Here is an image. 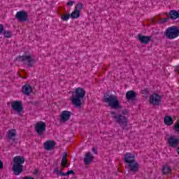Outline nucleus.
<instances>
[{
  "label": "nucleus",
  "mask_w": 179,
  "mask_h": 179,
  "mask_svg": "<svg viewBox=\"0 0 179 179\" xmlns=\"http://www.w3.org/2000/svg\"><path fill=\"white\" fill-rule=\"evenodd\" d=\"M86 96V91L82 87H78L74 92H72V96L71 98V103L74 107L80 108L82 107V101Z\"/></svg>",
  "instance_id": "obj_1"
},
{
  "label": "nucleus",
  "mask_w": 179,
  "mask_h": 179,
  "mask_svg": "<svg viewBox=\"0 0 179 179\" xmlns=\"http://www.w3.org/2000/svg\"><path fill=\"white\" fill-rule=\"evenodd\" d=\"M124 162L127 164V170L129 173H138L139 171V163L135 160V155L127 152L124 155Z\"/></svg>",
  "instance_id": "obj_2"
},
{
  "label": "nucleus",
  "mask_w": 179,
  "mask_h": 179,
  "mask_svg": "<svg viewBox=\"0 0 179 179\" xmlns=\"http://www.w3.org/2000/svg\"><path fill=\"white\" fill-rule=\"evenodd\" d=\"M13 171L14 176H20L23 173V164H24V157L16 156L13 158Z\"/></svg>",
  "instance_id": "obj_3"
},
{
  "label": "nucleus",
  "mask_w": 179,
  "mask_h": 179,
  "mask_svg": "<svg viewBox=\"0 0 179 179\" xmlns=\"http://www.w3.org/2000/svg\"><path fill=\"white\" fill-rule=\"evenodd\" d=\"M103 101V103L108 104L110 108H120V101H118V98L113 94L110 95L108 94H104Z\"/></svg>",
  "instance_id": "obj_4"
},
{
  "label": "nucleus",
  "mask_w": 179,
  "mask_h": 179,
  "mask_svg": "<svg viewBox=\"0 0 179 179\" xmlns=\"http://www.w3.org/2000/svg\"><path fill=\"white\" fill-rule=\"evenodd\" d=\"M112 118L115 120V122L119 124L120 127L122 128V129H126V131H128V118L127 117L120 115L117 114V113L112 111L110 112Z\"/></svg>",
  "instance_id": "obj_5"
},
{
  "label": "nucleus",
  "mask_w": 179,
  "mask_h": 179,
  "mask_svg": "<svg viewBox=\"0 0 179 179\" xmlns=\"http://www.w3.org/2000/svg\"><path fill=\"white\" fill-rule=\"evenodd\" d=\"M164 36H166V38H169V40H174V38H177L179 36L178 27L172 26L168 27L164 32Z\"/></svg>",
  "instance_id": "obj_6"
},
{
  "label": "nucleus",
  "mask_w": 179,
  "mask_h": 179,
  "mask_svg": "<svg viewBox=\"0 0 179 179\" xmlns=\"http://www.w3.org/2000/svg\"><path fill=\"white\" fill-rule=\"evenodd\" d=\"M20 62H23L24 65L27 66V68H31L34 64L36 63V59L31 55L20 56L17 58Z\"/></svg>",
  "instance_id": "obj_7"
},
{
  "label": "nucleus",
  "mask_w": 179,
  "mask_h": 179,
  "mask_svg": "<svg viewBox=\"0 0 179 179\" xmlns=\"http://www.w3.org/2000/svg\"><path fill=\"white\" fill-rule=\"evenodd\" d=\"M47 128V124L45 122L41 121L38 122L35 125V131L39 136H44Z\"/></svg>",
  "instance_id": "obj_8"
},
{
  "label": "nucleus",
  "mask_w": 179,
  "mask_h": 179,
  "mask_svg": "<svg viewBox=\"0 0 179 179\" xmlns=\"http://www.w3.org/2000/svg\"><path fill=\"white\" fill-rule=\"evenodd\" d=\"M11 108L18 114V115L22 116V111H23V103L20 101H14L11 103Z\"/></svg>",
  "instance_id": "obj_9"
},
{
  "label": "nucleus",
  "mask_w": 179,
  "mask_h": 179,
  "mask_svg": "<svg viewBox=\"0 0 179 179\" xmlns=\"http://www.w3.org/2000/svg\"><path fill=\"white\" fill-rule=\"evenodd\" d=\"M7 139L8 140V142L11 143V145H13V143L16 142V129H11L8 131Z\"/></svg>",
  "instance_id": "obj_10"
},
{
  "label": "nucleus",
  "mask_w": 179,
  "mask_h": 179,
  "mask_svg": "<svg viewBox=\"0 0 179 179\" xmlns=\"http://www.w3.org/2000/svg\"><path fill=\"white\" fill-rule=\"evenodd\" d=\"M29 17V14L24 10L17 11L15 15V19L20 22H26Z\"/></svg>",
  "instance_id": "obj_11"
},
{
  "label": "nucleus",
  "mask_w": 179,
  "mask_h": 179,
  "mask_svg": "<svg viewBox=\"0 0 179 179\" xmlns=\"http://www.w3.org/2000/svg\"><path fill=\"white\" fill-rule=\"evenodd\" d=\"M162 101V97L157 94H152L150 96V103L153 106H159Z\"/></svg>",
  "instance_id": "obj_12"
},
{
  "label": "nucleus",
  "mask_w": 179,
  "mask_h": 179,
  "mask_svg": "<svg viewBox=\"0 0 179 179\" xmlns=\"http://www.w3.org/2000/svg\"><path fill=\"white\" fill-rule=\"evenodd\" d=\"M167 143L171 148H177L179 145V138H176L174 136H171L167 139Z\"/></svg>",
  "instance_id": "obj_13"
},
{
  "label": "nucleus",
  "mask_w": 179,
  "mask_h": 179,
  "mask_svg": "<svg viewBox=\"0 0 179 179\" xmlns=\"http://www.w3.org/2000/svg\"><path fill=\"white\" fill-rule=\"evenodd\" d=\"M71 115H72V113H71L70 111H62L60 115V122H66V121H69V118H71Z\"/></svg>",
  "instance_id": "obj_14"
},
{
  "label": "nucleus",
  "mask_w": 179,
  "mask_h": 179,
  "mask_svg": "<svg viewBox=\"0 0 179 179\" xmlns=\"http://www.w3.org/2000/svg\"><path fill=\"white\" fill-rule=\"evenodd\" d=\"M93 160H94V156H93V154L90 152H87L84 157V164H86V166H88V164H90Z\"/></svg>",
  "instance_id": "obj_15"
},
{
  "label": "nucleus",
  "mask_w": 179,
  "mask_h": 179,
  "mask_svg": "<svg viewBox=\"0 0 179 179\" xmlns=\"http://www.w3.org/2000/svg\"><path fill=\"white\" fill-rule=\"evenodd\" d=\"M33 92V88L31 86L29 85H23L22 87V92L23 94H25L26 96H29V94H31V92Z\"/></svg>",
  "instance_id": "obj_16"
},
{
  "label": "nucleus",
  "mask_w": 179,
  "mask_h": 179,
  "mask_svg": "<svg viewBox=\"0 0 179 179\" xmlns=\"http://www.w3.org/2000/svg\"><path fill=\"white\" fill-rule=\"evenodd\" d=\"M138 40L142 43V44H149L152 40L151 36H141V34L138 35Z\"/></svg>",
  "instance_id": "obj_17"
},
{
  "label": "nucleus",
  "mask_w": 179,
  "mask_h": 179,
  "mask_svg": "<svg viewBox=\"0 0 179 179\" xmlns=\"http://www.w3.org/2000/svg\"><path fill=\"white\" fill-rule=\"evenodd\" d=\"M162 171L164 176H169V174H171V173H173V169H171V167L169 166V164H165L162 166Z\"/></svg>",
  "instance_id": "obj_18"
},
{
  "label": "nucleus",
  "mask_w": 179,
  "mask_h": 179,
  "mask_svg": "<svg viewBox=\"0 0 179 179\" xmlns=\"http://www.w3.org/2000/svg\"><path fill=\"white\" fill-rule=\"evenodd\" d=\"M55 141H48L44 143L45 149L46 150H52V149H54V148H55Z\"/></svg>",
  "instance_id": "obj_19"
},
{
  "label": "nucleus",
  "mask_w": 179,
  "mask_h": 179,
  "mask_svg": "<svg viewBox=\"0 0 179 179\" xmlns=\"http://www.w3.org/2000/svg\"><path fill=\"white\" fill-rule=\"evenodd\" d=\"M136 98V92L134 91H128L126 93V99L127 100H134Z\"/></svg>",
  "instance_id": "obj_20"
},
{
  "label": "nucleus",
  "mask_w": 179,
  "mask_h": 179,
  "mask_svg": "<svg viewBox=\"0 0 179 179\" xmlns=\"http://www.w3.org/2000/svg\"><path fill=\"white\" fill-rule=\"evenodd\" d=\"M169 16L172 20H176V19H178V12L176 10H172L169 12Z\"/></svg>",
  "instance_id": "obj_21"
},
{
  "label": "nucleus",
  "mask_w": 179,
  "mask_h": 179,
  "mask_svg": "<svg viewBox=\"0 0 179 179\" xmlns=\"http://www.w3.org/2000/svg\"><path fill=\"white\" fill-rule=\"evenodd\" d=\"M164 122L165 125H168L169 127L173 125V117L171 116H166L164 119Z\"/></svg>",
  "instance_id": "obj_22"
},
{
  "label": "nucleus",
  "mask_w": 179,
  "mask_h": 179,
  "mask_svg": "<svg viewBox=\"0 0 179 179\" xmlns=\"http://www.w3.org/2000/svg\"><path fill=\"white\" fill-rule=\"evenodd\" d=\"M67 163H68V159H66V153H64V155L62 157V159L61 162V165L63 166V169L68 167V166H66Z\"/></svg>",
  "instance_id": "obj_23"
},
{
  "label": "nucleus",
  "mask_w": 179,
  "mask_h": 179,
  "mask_svg": "<svg viewBox=\"0 0 179 179\" xmlns=\"http://www.w3.org/2000/svg\"><path fill=\"white\" fill-rule=\"evenodd\" d=\"M80 16V13L79 10H75L74 11L72 12L71 14V17L72 19H78Z\"/></svg>",
  "instance_id": "obj_24"
},
{
  "label": "nucleus",
  "mask_w": 179,
  "mask_h": 179,
  "mask_svg": "<svg viewBox=\"0 0 179 179\" xmlns=\"http://www.w3.org/2000/svg\"><path fill=\"white\" fill-rule=\"evenodd\" d=\"M55 173L57 174V176H65L66 173L62 172V170H59L58 169H55Z\"/></svg>",
  "instance_id": "obj_25"
},
{
  "label": "nucleus",
  "mask_w": 179,
  "mask_h": 179,
  "mask_svg": "<svg viewBox=\"0 0 179 179\" xmlns=\"http://www.w3.org/2000/svg\"><path fill=\"white\" fill-rule=\"evenodd\" d=\"M3 31V35L6 38H10L12 37V33L9 31L4 30Z\"/></svg>",
  "instance_id": "obj_26"
},
{
  "label": "nucleus",
  "mask_w": 179,
  "mask_h": 179,
  "mask_svg": "<svg viewBox=\"0 0 179 179\" xmlns=\"http://www.w3.org/2000/svg\"><path fill=\"white\" fill-rule=\"evenodd\" d=\"M83 9V4L80 3H78V4H76L75 7L76 10H78V12H80V10H82Z\"/></svg>",
  "instance_id": "obj_27"
},
{
  "label": "nucleus",
  "mask_w": 179,
  "mask_h": 179,
  "mask_svg": "<svg viewBox=\"0 0 179 179\" xmlns=\"http://www.w3.org/2000/svg\"><path fill=\"white\" fill-rule=\"evenodd\" d=\"M173 129H174L175 132H177L178 134H179V120L174 124Z\"/></svg>",
  "instance_id": "obj_28"
},
{
  "label": "nucleus",
  "mask_w": 179,
  "mask_h": 179,
  "mask_svg": "<svg viewBox=\"0 0 179 179\" xmlns=\"http://www.w3.org/2000/svg\"><path fill=\"white\" fill-rule=\"evenodd\" d=\"M69 17H71L70 14H65L64 15H62V19L64 21L69 20Z\"/></svg>",
  "instance_id": "obj_29"
},
{
  "label": "nucleus",
  "mask_w": 179,
  "mask_h": 179,
  "mask_svg": "<svg viewBox=\"0 0 179 179\" xmlns=\"http://www.w3.org/2000/svg\"><path fill=\"white\" fill-rule=\"evenodd\" d=\"M71 174L72 176H75V171H73V170H71L66 173V176H71Z\"/></svg>",
  "instance_id": "obj_30"
},
{
  "label": "nucleus",
  "mask_w": 179,
  "mask_h": 179,
  "mask_svg": "<svg viewBox=\"0 0 179 179\" xmlns=\"http://www.w3.org/2000/svg\"><path fill=\"white\" fill-rule=\"evenodd\" d=\"M169 20H170V17L169 15L168 17L162 19L163 23H166V22H169Z\"/></svg>",
  "instance_id": "obj_31"
},
{
  "label": "nucleus",
  "mask_w": 179,
  "mask_h": 179,
  "mask_svg": "<svg viewBox=\"0 0 179 179\" xmlns=\"http://www.w3.org/2000/svg\"><path fill=\"white\" fill-rule=\"evenodd\" d=\"M75 3V1H69L67 2V6H72Z\"/></svg>",
  "instance_id": "obj_32"
},
{
  "label": "nucleus",
  "mask_w": 179,
  "mask_h": 179,
  "mask_svg": "<svg viewBox=\"0 0 179 179\" xmlns=\"http://www.w3.org/2000/svg\"><path fill=\"white\" fill-rule=\"evenodd\" d=\"M3 33V25L0 24V34Z\"/></svg>",
  "instance_id": "obj_33"
},
{
  "label": "nucleus",
  "mask_w": 179,
  "mask_h": 179,
  "mask_svg": "<svg viewBox=\"0 0 179 179\" xmlns=\"http://www.w3.org/2000/svg\"><path fill=\"white\" fill-rule=\"evenodd\" d=\"M92 152H93L95 155H97V149L95 148H92Z\"/></svg>",
  "instance_id": "obj_34"
},
{
  "label": "nucleus",
  "mask_w": 179,
  "mask_h": 179,
  "mask_svg": "<svg viewBox=\"0 0 179 179\" xmlns=\"http://www.w3.org/2000/svg\"><path fill=\"white\" fill-rule=\"evenodd\" d=\"M3 169V162L0 160V170H2Z\"/></svg>",
  "instance_id": "obj_35"
},
{
  "label": "nucleus",
  "mask_w": 179,
  "mask_h": 179,
  "mask_svg": "<svg viewBox=\"0 0 179 179\" xmlns=\"http://www.w3.org/2000/svg\"><path fill=\"white\" fill-rule=\"evenodd\" d=\"M34 174H35V175L38 174V170H35V171L34 172Z\"/></svg>",
  "instance_id": "obj_36"
},
{
  "label": "nucleus",
  "mask_w": 179,
  "mask_h": 179,
  "mask_svg": "<svg viewBox=\"0 0 179 179\" xmlns=\"http://www.w3.org/2000/svg\"><path fill=\"white\" fill-rule=\"evenodd\" d=\"M122 113L123 114H127V110H123Z\"/></svg>",
  "instance_id": "obj_37"
},
{
  "label": "nucleus",
  "mask_w": 179,
  "mask_h": 179,
  "mask_svg": "<svg viewBox=\"0 0 179 179\" xmlns=\"http://www.w3.org/2000/svg\"><path fill=\"white\" fill-rule=\"evenodd\" d=\"M143 93H145V92H148V90H143Z\"/></svg>",
  "instance_id": "obj_38"
},
{
  "label": "nucleus",
  "mask_w": 179,
  "mask_h": 179,
  "mask_svg": "<svg viewBox=\"0 0 179 179\" xmlns=\"http://www.w3.org/2000/svg\"><path fill=\"white\" fill-rule=\"evenodd\" d=\"M178 83H179V80H178Z\"/></svg>",
  "instance_id": "obj_39"
}]
</instances>
